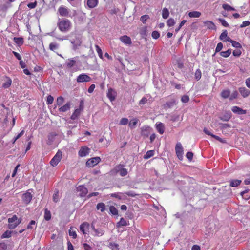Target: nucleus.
Returning a JSON list of instances; mask_svg holds the SVG:
<instances>
[{
    "label": "nucleus",
    "mask_w": 250,
    "mask_h": 250,
    "mask_svg": "<svg viewBox=\"0 0 250 250\" xmlns=\"http://www.w3.org/2000/svg\"><path fill=\"white\" fill-rule=\"evenodd\" d=\"M57 26L62 32L65 33L71 30L72 25L70 20L63 19L59 21Z\"/></svg>",
    "instance_id": "1"
},
{
    "label": "nucleus",
    "mask_w": 250,
    "mask_h": 250,
    "mask_svg": "<svg viewBox=\"0 0 250 250\" xmlns=\"http://www.w3.org/2000/svg\"><path fill=\"white\" fill-rule=\"evenodd\" d=\"M110 172L112 175H116L117 173H119L122 177L125 176L128 174L127 169L124 168V165L122 164L116 166Z\"/></svg>",
    "instance_id": "2"
},
{
    "label": "nucleus",
    "mask_w": 250,
    "mask_h": 250,
    "mask_svg": "<svg viewBox=\"0 0 250 250\" xmlns=\"http://www.w3.org/2000/svg\"><path fill=\"white\" fill-rule=\"evenodd\" d=\"M21 219H18L16 215H14L11 218L8 219L9 223L8 227L10 229H13L21 223Z\"/></svg>",
    "instance_id": "3"
},
{
    "label": "nucleus",
    "mask_w": 250,
    "mask_h": 250,
    "mask_svg": "<svg viewBox=\"0 0 250 250\" xmlns=\"http://www.w3.org/2000/svg\"><path fill=\"white\" fill-rule=\"evenodd\" d=\"M62 158V153L61 150H59L55 156L52 158L50 161V165L53 167L56 166L61 161Z\"/></svg>",
    "instance_id": "4"
},
{
    "label": "nucleus",
    "mask_w": 250,
    "mask_h": 250,
    "mask_svg": "<svg viewBox=\"0 0 250 250\" xmlns=\"http://www.w3.org/2000/svg\"><path fill=\"white\" fill-rule=\"evenodd\" d=\"M175 152L178 159L182 160L183 157V148L181 144L179 142H178L176 145Z\"/></svg>",
    "instance_id": "5"
},
{
    "label": "nucleus",
    "mask_w": 250,
    "mask_h": 250,
    "mask_svg": "<svg viewBox=\"0 0 250 250\" xmlns=\"http://www.w3.org/2000/svg\"><path fill=\"white\" fill-rule=\"evenodd\" d=\"M101 161V158L99 157H95L88 159L86 162L87 167H93L96 165L98 164Z\"/></svg>",
    "instance_id": "6"
},
{
    "label": "nucleus",
    "mask_w": 250,
    "mask_h": 250,
    "mask_svg": "<svg viewBox=\"0 0 250 250\" xmlns=\"http://www.w3.org/2000/svg\"><path fill=\"white\" fill-rule=\"evenodd\" d=\"M91 80V77L85 74H81L77 78V82L78 83L87 82H90Z\"/></svg>",
    "instance_id": "7"
},
{
    "label": "nucleus",
    "mask_w": 250,
    "mask_h": 250,
    "mask_svg": "<svg viewBox=\"0 0 250 250\" xmlns=\"http://www.w3.org/2000/svg\"><path fill=\"white\" fill-rule=\"evenodd\" d=\"M90 149L86 146H82L78 151V155L81 157H85L90 152Z\"/></svg>",
    "instance_id": "8"
},
{
    "label": "nucleus",
    "mask_w": 250,
    "mask_h": 250,
    "mask_svg": "<svg viewBox=\"0 0 250 250\" xmlns=\"http://www.w3.org/2000/svg\"><path fill=\"white\" fill-rule=\"evenodd\" d=\"M59 15L62 17H69V9L63 6H61L59 7L58 10Z\"/></svg>",
    "instance_id": "9"
},
{
    "label": "nucleus",
    "mask_w": 250,
    "mask_h": 250,
    "mask_svg": "<svg viewBox=\"0 0 250 250\" xmlns=\"http://www.w3.org/2000/svg\"><path fill=\"white\" fill-rule=\"evenodd\" d=\"M80 231L84 234H88L89 230V224L86 222L83 223L80 226Z\"/></svg>",
    "instance_id": "10"
},
{
    "label": "nucleus",
    "mask_w": 250,
    "mask_h": 250,
    "mask_svg": "<svg viewBox=\"0 0 250 250\" xmlns=\"http://www.w3.org/2000/svg\"><path fill=\"white\" fill-rule=\"evenodd\" d=\"M32 199V195L30 192H26L22 194V200L26 205L28 204Z\"/></svg>",
    "instance_id": "11"
},
{
    "label": "nucleus",
    "mask_w": 250,
    "mask_h": 250,
    "mask_svg": "<svg viewBox=\"0 0 250 250\" xmlns=\"http://www.w3.org/2000/svg\"><path fill=\"white\" fill-rule=\"evenodd\" d=\"M77 190L79 192V196L81 197H84L88 193V190L83 185L79 186L77 188Z\"/></svg>",
    "instance_id": "12"
},
{
    "label": "nucleus",
    "mask_w": 250,
    "mask_h": 250,
    "mask_svg": "<svg viewBox=\"0 0 250 250\" xmlns=\"http://www.w3.org/2000/svg\"><path fill=\"white\" fill-rule=\"evenodd\" d=\"M231 111L234 113L237 114L238 115L245 114L247 113L246 110H244L237 106H234L232 107Z\"/></svg>",
    "instance_id": "13"
},
{
    "label": "nucleus",
    "mask_w": 250,
    "mask_h": 250,
    "mask_svg": "<svg viewBox=\"0 0 250 250\" xmlns=\"http://www.w3.org/2000/svg\"><path fill=\"white\" fill-rule=\"evenodd\" d=\"M116 96V91L112 88H109L107 93V97L109 98L111 102H112L115 100Z\"/></svg>",
    "instance_id": "14"
},
{
    "label": "nucleus",
    "mask_w": 250,
    "mask_h": 250,
    "mask_svg": "<svg viewBox=\"0 0 250 250\" xmlns=\"http://www.w3.org/2000/svg\"><path fill=\"white\" fill-rule=\"evenodd\" d=\"M120 40L123 43L126 45H130L132 43L131 38L126 35L120 37Z\"/></svg>",
    "instance_id": "15"
},
{
    "label": "nucleus",
    "mask_w": 250,
    "mask_h": 250,
    "mask_svg": "<svg viewBox=\"0 0 250 250\" xmlns=\"http://www.w3.org/2000/svg\"><path fill=\"white\" fill-rule=\"evenodd\" d=\"M239 91L241 95L244 98H246L250 94V90H248L245 87H240Z\"/></svg>",
    "instance_id": "16"
},
{
    "label": "nucleus",
    "mask_w": 250,
    "mask_h": 250,
    "mask_svg": "<svg viewBox=\"0 0 250 250\" xmlns=\"http://www.w3.org/2000/svg\"><path fill=\"white\" fill-rule=\"evenodd\" d=\"M232 115L230 111H227L220 117V119L224 121H228L231 118Z\"/></svg>",
    "instance_id": "17"
},
{
    "label": "nucleus",
    "mask_w": 250,
    "mask_h": 250,
    "mask_svg": "<svg viewBox=\"0 0 250 250\" xmlns=\"http://www.w3.org/2000/svg\"><path fill=\"white\" fill-rule=\"evenodd\" d=\"M151 128L150 127H143L141 128V135L144 137H148L150 134Z\"/></svg>",
    "instance_id": "18"
},
{
    "label": "nucleus",
    "mask_w": 250,
    "mask_h": 250,
    "mask_svg": "<svg viewBox=\"0 0 250 250\" xmlns=\"http://www.w3.org/2000/svg\"><path fill=\"white\" fill-rule=\"evenodd\" d=\"M176 101L174 99H172L169 101L166 102V103L164 105V108L165 109H168L172 107L174 105H176Z\"/></svg>",
    "instance_id": "19"
},
{
    "label": "nucleus",
    "mask_w": 250,
    "mask_h": 250,
    "mask_svg": "<svg viewBox=\"0 0 250 250\" xmlns=\"http://www.w3.org/2000/svg\"><path fill=\"white\" fill-rule=\"evenodd\" d=\"M98 0H87L86 4L89 8H94L97 6Z\"/></svg>",
    "instance_id": "20"
},
{
    "label": "nucleus",
    "mask_w": 250,
    "mask_h": 250,
    "mask_svg": "<svg viewBox=\"0 0 250 250\" xmlns=\"http://www.w3.org/2000/svg\"><path fill=\"white\" fill-rule=\"evenodd\" d=\"M71 103L68 102L66 103L64 105L61 106L59 108V111L62 112H65L68 111L70 109Z\"/></svg>",
    "instance_id": "21"
},
{
    "label": "nucleus",
    "mask_w": 250,
    "mask_h": 250,
    "mask_svg": "<svg viewBox=\"0 0 250 250\" xmlns=\"http://www.w3.org/2000/svg\"><path fill=\"white\" fill-rule=\"evenodd\" d=\"M229 38H230L228 36V33L226 30L223 31V32L221 34L219 37L220 40L222 41L223 42L228 41V39Z\"/></svg>",
    "instance_id": "22"
},
{
    "label": "nucleus",
    "mask_w": 250,
    "mask_h": 250,
    "mask_svg": "<svg viewBox=\"0 0 250 250\" xmlns=\"http://www.w3.org/2000/svg\"><path fill=\"white\" fill-rule=\"evenodd\" d=\"M228 42L231 43L232 46L235 48L239 49H241L242 48V45L239 42H238L237 41H233L230 38H229L228 39Z\"/></svg>",
    "instance_id": "23"
},
{
    "label": "nucleus",
    "mask_w": 250,
    "mask_h": 250,
    "mask_svg": "<svg viewBox=\"0 0 250 250\" xmlns=\"http://www.w3.org/2000/svg\"><path fill=\"white\" fill-rule=\"evenodd\" d=\"M92 230L94 231V235L97 236H102L104 234V231L101 229H95L94 226H92Z\"/></svg>",
    "instance_id": "24"
},
{
    "label": "nucleus",
    "mask_w": 250,
    "mask_h": 250,
    "mask_svg": "<svg viewBox=\"0 0 250 250\" xmlns=\"http://www.w3.org/2000/svg\"><path fill=\"white\" fill-rule=\"evenodd\" d=\"M204 23L209 29H216V26L212 21H207Z\"/></svg>",
    "instance_id": "25"
},
{
    "label": "nucleus",
    "mask_w": 250,
    "mask_h": 250,
    "mask_svg": "<svg viewBox=\"0 0 250 250\" xmlns=\"http://www.w3.org/2000/svg\"><path fill=\"white\" fill-rule=\"evenodd\" d=\"M13 41L19 46H21L24 42L23 39L21 37H14Z\"/></svg>",
    "instance_id": "26"
},
{
    "label": "nucleus",
    "mask_w": 250,
    "mask_h": 250,
    "mask_svg": "<svg viewBox=\"0 0 250 250\" xmlns=\"http://www.w3.org/2000/svg\"><path fill=\"white\" fill-rule=\"evenodd\" d=\"M156 129L158 132L161 134H163L165 131V127L164 124L162 123H160L156 125Z\"/></svg>",
    "instance_id": "27"
},
{
    "label": "nucleus",
    "mask_w": 250,
    "mask_h": 250,
    "mask_svg": "<svg viewBox=\"0 0 250 250\" xmlns=\"http://www.w3.org/2000/svg\"><path fill=\"white\" fill-rule=\"evenodd\" d=\"M81 110V109L80 108L75 109L71 116V119L72 120H75L77 119L80 115Z\"/></svg>",
    "instance_id": "28"
},
{
    "label": "nucleus",
    "mask_w": 250,
    "mask_h": 250,
    "mask_svg": "<svg viewBox=\"0 0 250 250\" xmlns=\"http://www.w3.org/2000/svg\"><path fill=\"white\" fill-rule=\"evenodd\" d=\"M138 122V119L135 118L130 120L128 124V126L130 128H134Z\"/></svg>",
    "instance_id": "29"
},
{
    "label": "nucleus",
    "mask_w": 250,
    "mask_h": 250,
    "mask_svg": "<svg viewBox=\"0 0 250 250\" xmlns=\"http://www.w3.org/2000/svg\"><path fill=\"white\" fill-rule=\"evenodd\" d=\"M230 91L229 90H223L221 93V96L224 99H227L230 97Z\"/></svg>",
    "instance_id": "30"
},
{
    "label": "nucleus",
    "mask_w": 250,
    "mask_h": 250,
    "mask_svg": "<svg viewBox=\"0 0 250 250\" xmlns=\"http://www.w3.org/2000/svg\"><path fill=\"white\" fill-rule=\"evenodd\" d=\"M241 183V180H232L230 182V186L231 187H237Z\"/></svg>",
    "instance_id": "31"
},
{
    "label": "nucleus",
    "mask_w": 250,
    "mask_h": 250,
    "mask_svg": "<svg viewBox=\"0 0 250 250\" xmlns=\"http://www.w3.org/2000/svg\"><path fill=\"white\" fill-rule=\"evenodd\" d=\"M201 14L198 11H192L188 13V16L190 18H198L201 16Z\"/></svg>",
    "instance_id": "32"
},
{
    "label": "nucleus",
    "mask_w": 250,
    "mask_h": 250,
    "mask_svg": "<svg viewBox=\"0 0 250 250\" xmlns=\"http://www.w3.org/2000/svg\"><path fill=\"white\" fill-rule=\"evenodd\" d=\"M154 155V150H149L146 152L145 155L144 156V158L145 159H148L151 157H152Z\"/></svg>",
    "instance_id": "33"
},
{
    "label": "nucleus",
    "mask_w": 250,
    "mask_h": 250,
    "mask_svg": "<svg viewBox=\"0 0 250 250\" xmlns=\"http://www.w3.org/2000/svg\"><path fill=\"white\" fill-rule=\"evenodd\" d=\"M96 208L100 210L101 212H104L105 210V205L103 203H99L97 205Z\"/></svg>",
    "instance_id": "34"
},
{
    "label": "nucleus",
    "mask_w": 250,
    "mask_h": 250,
    "mask_svg": "<svg viewBox=\"0 0 250 250\" xmlns=\"http://www.w3.org/2000/svg\"><path fill=\"white\" fill-rule=\"evenodd\" d=\"M76 62L73 59H69L67 62L66 65L68 67L71 68L76 64Z\"/></svg>",
    "instance_id": "35"
},
{
    "label": "nucleus",
    "mask_w": 250,
    "mask_h": 250,
    "mask_svg": "<svg viewBox=\"0 0 250 250\" xmlns=\"http://www.w3.org/2000/svg\"><path fill=\"white\" fill-rule=\"evenodd\" d=\"M49 48L51 51H55L59 48V45L56 43L52 42L50 43Z\"/></svg>",
    "instance_id": "36"
},
{
    "label": "nucleus",
    "mask_w": 250,
    "mask_h": 250,
    "mask_svg": "<svg viewBox=\"0 0 250 250\" xmlns=\"http://www.w3.org/2000/svg\"><path fill=\"white\" fill-rule=\"evenodd\" d=\"M64 98L62 96H59L57 99L56 104L58 106H60L62 104L64 103Z\"/></svg>",
    "instance_id": "37"
},
{
    "label": "nucleus",
    "mask_w": 250,
    "mask_h": 250,
    "mask_svg": "<svg viewBox=\"0 0 250 250\" xmlns=\"http://www.w3.org/2000/svg\"><path fill=\"white\" fill-rule=\"evenodd\" d=\"M127 225V223L124 218H121L119 222L117 224V227H120L121 226H125Z\"/></svg>",
    "instance_id": "38"
},
{
    "label": "nucleus",
    "mask_w": 250,
    "mask_h": 250,
    "mask_svg": "<svg viewBox=\"0 0 250 250\" xmlns=\"http://www.w3.org/2000/svg\"><path fill=\"white\" fill-rule=\"evenodd\" d=\"M231 51L230 49H228L225 51H222L220 52V55L223 57H228L231 54Z\"/></svg>",
    "instance_id": "39"
},
{
    "label": "nucleus",
    "mask_w": 250,
    "mask_h": 250,
    "mask_svg": "<svg viewBox=\"0 0 250 250\" xmlns=\"http://www.w3.org/2000/svg\"><path fill=\"white\" fill-rule=\"evenodd\" d=\"M202 76L201 71L199 69H197L195 73V78L197 81L199 80Z\"/></svg>",
    "instance_id": "40"
},
{
    "label": "nucleus",
    "mask_w": 250,
    "mask_h": 250,
    "mask_svg": "<svg viewBox=\"0 0 250 250\" xmlns=\"http://www.w3.org/2000/svg\"><path fill=\"white\" fill-rule=\"evenodd\" d=\"M69 235L73 239H76L77 238V235L76 232L75 230H73L72 227H71L69 230Z\"/></svg>",
    "instance_id": "41"
},
{
    "label": "nucleus",
    "mask_w": 250,
    "mask_h": 250,
    "mask_svg": "<svg viewBox=\"0 0 250 250\" xmlns=\"http://www.w3.org/2000/svg\"><path fill=\"white\" fill-rule=\"evenodd\" d=\"M169 11L167 8H164L162 11V17L164 19H167L169 16Z\"/></svg>",
    "instance_id": "42"
},
{
    "label": "nucleus",
    "mask_w": 250,
    "mask_h": 250,
    "mask_svg": "<svg viewBox=\"0 0 250 250\" xmlns=\"http://www.w3.org/2000/svg\"><path fill=\"white\" fill-rule=\"evenodd\" d=\"M11 80L10 78H8L6 82L3 83L2 87L5 88H8L11 85Z\"/></svg>",
    "instance_id": "43"
},
{
    "label": "nucleus",
    "mask_w": 250,
    "mask_h": 250,
    "mask_svg": "<svg viewBox=\"0 0 250 250\" xmlns=\"http://www.w3.org/2000/svg\"><path fill=\"white\" fill-rule=\"evenodd\" d=\"M44 218L47 221H48L51 219L50 212V211L48 210L47 209H46L45 210Z\"/></svg>",
    "instance_id": "44"
},
{
    "label": "nucleus",
    "mask_w": 250,
    "mask_h": 250,
    "mask_svg": "<svg viewBox=\"0 0 250 250\" xmlns=\"http://www.w3.org/2000/svg\"><path fill=\"white\" fill-rule=\"evenodd\" d=\"M12 232L9 230H6L5 231L1 236L2 238H9L11 236Z\"/></svg>",
    "instance_id": "45"
},
{
    "label": "nucleus",
    "mask_w": 250,
    "mask_h": 250,
    "mask_svg": "<svg viewBox=\"0 0 250 250\" xmlns=\"http://www.w3.org/2000/svg\"><path fill=\"white\" fill-rule=\"evenodd\" d=\"M109 210L110 212L113 214V215H117L118 214V210L116 209V208L113 206H111L109 208Z\"/></svg>",
    "instance_id": "46"
},
{
    "label": "nucleus",
    "mask_w": 250,
    "mask_h": 250,
    "mask_svg": "<svg viewBox=\"0 0 250 250\" xmlns=\"http://www.w3.org/2000/svg\"><path fill=\"white\" fill-rule=\"evenodd\" d=\"M238 96V92L236 90L232 92V93L231 94V95H230L229 100H233L235 99H236L237 98Z\"/></svg>",
    "instance_id": "47"
},
{
    "label": "nucleus",
    "mask_w": 250,
    "mask_h": 250,
    "mask_svg": "<svg viewBox=\"0 0 250 250\" xmlns=\"http://www.w3.org/2000/svg\"><path fill=\"white\" fill-rule=\"evenodd\" d=\"M95 48L99 57L101 59H103L102 51L100 47L98 45H96L95 46Z\"/></svg>",
    "instance_id": "48"
},
{
    "label": "nucleus",
    "mask_w": 250,
    "mask_h": 250,
    "mask_svg": "<svg viewBox=\"0 0 250 250\" xmlns=\"http://www.w3.org/2000/svg\"><path fill=\"white\" fill-rule=\"evenodd\" d=\"M249 191V189H248L241 192V196L246 200H248L250 198V196H247V195H245Z\"/></svg>",
    "instance_id": "49"
},
{
    "label": "nucleus",
    "mask_w": 250,
    "mask_h": 250,
    "mask_svg": "<svg viewBox=\"0 0 250 250\" xmlns=\"http://www.w3.org/2000/svg\"><path fill=\"white\" fill-rule=\"evenodd\" d=\"M149 19V16L148 15H144L141 17L140 20L143 23H145L146 21Z\"/></svg>",
    "instance_id": "50"
},
{
    "label": "nucleus",
    "mask_w": 250,
    "mask_h": 250,
    "mask_svg": "<svg viewBox=\"0 0 250 250\" xmlns=\"http://www.w3.org/2000/svg\"><path fill=\"white\" fill-rule=\"evenodd\" d=\"M223 9L227 11L234 10V9L228 4H224L222 5Z\"/></svg>",
    "instance_id": "51"
},
{
    "label": "nucleus",
    "mask_w": 250,
    "mask_h": 250,
    "mask_svg": "<svg viewBox=\"0 0 250 250\" xmlns=\"http://www.w3.org/2000/svg\"><path fill=\"white\" fill-rule=\"evenodd\" d=\"M54 101V98L51 95H48L47 97L46 104L48 105L51 104Z\"/></svg>",
    "instance_id": "52"
},
{
    "label": "nucleus",
    "mask_w": 250,
    "mask_h": 250,
    "mask_svg": "<svg viewBox=\"0 0 250 250\" xmlns=\"http://www.w3.org/2000/svg\"><path fill=\"white\" fill-rule=\"evenodd\" d=\"M175 23V21L172 18L169 19L167 21V25L169 27L173 26Z\"/></svg>",
    "instance_id": "53"
},
{
    "label": "nucleus",
    "mask_w": 250,
    "mask_h": 250,
    "mask_svg": "<svg viewBox=\"0 0 250 250\" xmlns=\"http://www.w3.org/2000/svg\"><path fill=\"white\" fill-rule=\"evenodd\" d=\"M189 101V97L188 95H184L181 97V101L183 103H186Z\"/></svg>",
    "instance_id": "54"
},
{
    "label": "nucleus",
    "mask_w": 250,
    "mask_h": 250,
    "mask_svg": "<svg viewBox=\"0 0 250 250\" xmlns=\"http://www.w3.org/2000/svg\"><path fill=\"white\" fill-rule=\"evenodd\" d=\"M53 200L54 202H57L59 200V191L57 190L56 192L53 194Z\"/></svg>",
    "instance_id": "55"
},
{
    "label": "nucleus",
    "mask_w": 250,
    "mask_h": 250,
    "mask_svg": "<svg viewBox=\"0 0 250 250\" xmlns=\"http://www.w3.org/2000/svg\"><path fill=\"white\" fill-rule=\"evenodd\" d=\"M242 52L240 49L237 48L233 52V55L235 57H239L241 55Z\"/></svg>",
    "instance_id": "56"
},
{
    "label": "nucleus",
    "mask_w": 250,
    "mask_h": 250,
    "mask_svg": "<svg viewBox=\"0 0 250 250\" xmlns=\"http://www.w3.org/2000/svg\"><path fill=\"white\" fill-rule=\"evenodd\" d=\"M160 37V33L157 31H154L152 33V37L154 39H157Z\"/></svg>",
    "instance_id": "57"
},
{
    "label": "nucleus",
    "mask_w": 250,
    "mask_h": 250,
    "mask_svg": "<svg viewBox=\"0 0 250 250\" xmlns=\"http://www.w3.org/2000/svg\"><path fill=\"white\" fill-rule=\"evenodd\" d=\"M128 123V119L126 118H123L121 119L120 124L121 125H126Z\"/></svg>",
    "instance_id": "58"
},
{
    "label": "nucleus",
    "mask_w": 250,
    "mask_h": 250,
    "mask_svg": "<svg viewBox=\"0 0 250 250\" xmlns=\"http://www.w3.org/2000/svg\"><path fill=\"white\" fill-rule=\"evenodd\" d=\"M187 22L186 20H183L180 23L179 26L175 29V32H178L180 28L184 25V24Z\"/></svg>",
    "instance_id": "59"
},
{
    "label": "nucleus",
    "mask_w": 250,
    "mask_h": 250,
    "mask_svg": "<svg viewBox=\"0 0 250 250\" xmlns=\"http://www.w3.org/2000/svg\"><path fill=\"white\" fill-rule=\"evenodd\" d=\"M125 194L126 195H127V196H130V197H134L136 196L139 195L138 194L135 193L134 192L131 191L126 192L125 193Z\"/></svg>",
    "instance_id": "60"
},
{
    "label": "nucleus",
    "mask_w": 250,
    "mask_h": 250,
    "mask_svg": "<svg viewBox=\"0 0 250 250\" xmlns=\"http://www.w3.org/2000/svg\"><path fill=\"white\" fill-rule=\"evenodd\" d=\"M223 48V44L221 42H219L217 44L215 49V52H218L220 51Z\"/></svg>",
    "instance_id": "61"
},
{
    "label": "nucleus",
    "mask_w": 250,
    "mask_h": 250,
    "mask_svg": "<svg viewBox=\"0 0 250 250\" xmlns=\"http://www.w3.org/2000/svg\"><path fill=\"white\" fill-rule=\"evenodd\" d=\"M219 21L223 26L226 27L229 26V24L224 19H219Z\"/></svg>",
    "instance_id": "62"
},
{
    "label": "nucleus",
    "mask_w": 250,
    "mask_h": 250,
    "mask_svg": "<svg viewBox=\"0 0 250 250\" xmlns=\"http://www.w3.org/2000/svg\"><path fill=\"white\" fill-rule=\"evenodd\" d=\"M193 157V153L191 152H188L186 154V157L189 160H192Z\"/></svg>",
    "instance_id": "63"
},
{
    "label": "nucleus",
    "mask_w": 250,
    "mask_h": 250,
    "mask_svg": "<svg viewBox=\"0 0 250 250\" xmlns=\"http://www.w3.org/2000/svg\"><path fill=\"white\" fill-rule=\"evenodd\" d=\"M250 24V21H245L242 22V23L240 25V27L241 28H243L249 26Z\"/></svg>",
    "instance_id": "64"
}]
</instances>
